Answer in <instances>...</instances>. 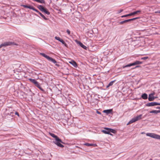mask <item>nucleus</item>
<instances>
[{"label": "nucleus", "instance_id": "obj_1", "mask_svg": "<svg viewBox=\"0 0 160 160\" xmlns=\"http://www.w3.org/2000/svg\"><path fill=\"white\" fill-rule=\"evenodd\" d=\"M40 54L46 58L48 60L51 61L53 63L55 64V65L56 66L58 67L60 66V65L58 63L56 60L53 58L49 57L43 53H40Z\"/></svg>", "mask_w": 160, "mask_h": 160}, {"label": "nucleus", "instance_id": "obj_2", "mask_svg": "<svg viewBox=\"0 0 160 160\" xmlns=\"http://www.w3.org/2000/svg\"><path fill=\"white\" fill-rule=\"evenodd\" d=\"M18 45V44L12 42L8 41L2 43L0 45V48L3 47H6L9 46Z\"/></svg>", "mask_w": 160, "mask_h": 160}, {"label": "nucleus", "instance_id": "obj_3", "mask_svg": "<svg viewBox=\"0 0 160 160\" xmlns=\"http://www.w3.org/2000/svg\"><path fill=\"white\" fill-rule=\"evenodd\" d=\"M142 114H140L138 116L136 117L132 118L130 121L129 122L127 125H128V124H131L137 121L140 120L142 118Z\"/></svg>", "mask_w": 160, "mask_h": 160}, {"label": "nucleus", "instance_id": "obj_4", "mask_svg": "<svg viewBox=\"0 0 160 160\" xmlns=\"http://www.w3.org/2000/svg\"><path fill=\"white\" fill-rule=\"evenodd\" d=\"M105 129H106V130H102V132L105 134H108L112 135V134L110 133V132H112L114 133L116 132L115 130L112 129L108 128H105Z\"/></svg>", "mask_w": 160, "mask_h": 160}, {"label": "nucleus", "instance_id": "obj_5", "mask_svg": "<svg viewBox=\"0 0 160 160\" xmlns=\"http://www.w3.org/2000/svg\"><path fill=\"white\" fill-rule=\"evenodd\" d=\"M146 135L147 136L151 137L152 138L160 140V136L155 133H146Z\"/></svg>", "mask_w": 160, "mask_h": 160}, {"label": "nucleus", "instance_id": "obj_6", "mask_svg": "<svg viewBox=\"0 0 160 160\" xmlns=\"http://www.w3.org/2000/svg\"><path fill=\"white\" fill-rule=\"evenodd\" d=\"M158 98L157 94L154 92H153L149 95L148 100H153Z\"/></svg>", "mask_w": 160, "mask_h": 160}, {"label": "nucleus", "instance_id": "obj_7", "mask_svg": "<svg viewBox=\"0 0 160 160\" xmlns=\"http://www.w3.org/2000/svg\"><path fill=\"white\" fill-rule=\"evenodd\" d=\"M141 12V10H137V11H134L133 12H132L128 14H127L126 15L122 16H121V17L122 18L126 17H127L129 16L134 15L135 14H137L138 13H140Z\"/></svg>", "mask_w": 160, "mask_h": 160}, {"label": "nucleus", "instance_id": "obj_8", "mask_svg": "<svg viewBox=\"0 0 160 160\" xmlns=\"http://www.w3.org/2000/svg\"><path fill=\"white\" fill-rule=\"evenodd\" d=\"M156 105H160V103L154 102L148 103L146 104V106L148 107L153 106Z\"/></svg>", "mask_w": 160, "mask_h": 160}, {"label": "nucleus", "instance_id": "obj_9", "mask_svg": "<svg viewBox=\"0 0 160 160\" xmlns=\"http://www.w3.org/2000/svg\"><path fill=\"white\" fill-rule=\"evenodd\" d=\"M77 43L79 44V45L83 48L85 50H87V47L83 45L81 42L78 41L77 40L75 41Z\"/></svg>", "mask_w": 160, "mask_h": 160}, {"label": "nucleus", "instance_id": "obj_10", "mask_svg": "<svg viewBox=\"0 0 160 160\" xmlns=\"http://www.w3.org/2000/svg\"><path fill=\"white\" fill-rule=\"evenodd\" d=\"M49 134L53 138H54L56 141H61V140L56 135H55L54 134L52 133L49 132Z\"/></svg>", "mask_w": 160, "mask_h": 160}, {"label": "nucleus", "instance_id": "obj_11", "mask_svg": "<svg viewBox=\"0 0 160 160\" xmlns=\"http://www.w3.org/2000/svg\"><path fill=\"white\" fill-rule=\"evenodd\" d=\"M54 143L56 144L59 147L61 148H63L64 147V146L60 143H62L61 140V141H56V142H54Z\"/></svg>", "mask_w": 160, "mask_h": 160}, {"label": "nucleus", "instance_id": "obj_12", "mask_svg": "<svg viewBox=\"0 0 160 160\" xmlns=\"http://www.w3.org/2000/svg\"><path fill=\"white\" fill-rule=\"evenodd\" d=\"M31 82L33 83L35 86H38L39 84L35 79L31 78Z\"/></svg>", "mask_w": 160, "mask_h": 160}, {"label": "nucleus", "instance_id": "obj_13", "mask_svg": "<svg viewBox=\"0 0 160 160\" xmlns=\"http://www.w3.org/2000/svg\"><path fill=\"white\" fill-rule=\"evenodd\" d=\"M69 63L72 64L75 68H77L78 66L77 63L73 60H71L69 62Z\"/></svg>", "mask_w": 160, "mask_h": 160}, {"label": "nucleus", "instance_id": "obj_14", "mask_svg": "<svg viewBox=\"0 0 160 160\" xmlns=\"http://www.w3.org/2000/svg\"><path fill=\"white\" fill-rule=\"evenodd\" d=\"M133 21V19L132 18L124 20L123 21L120 22L119 23L120 24H122L125 23L127 22H128L131 21Z\"/></svg>", "mask_w": 160, "mask_h": 160}, {"label": "nucleus", "instance_id": "obj_15", "mask_svg": "<svg viewBox=\"0 0 160 160\" xmlns=\"http://www.w3.org/2000/svg\"><path fill=\"white\" fill-rule=\"evenodd\" d=\"M83 145H85L88 147H90V146H93V147H96L97 146V145L96 144H90L89 143H85L83 144Z\"/></svg>", "mask_w": 160, "mask_h": 160}, {"label": "nucleus", "instance_id": "obj_16", "mask_svg": "<svg viewBox=\"0 0 160 160\" xmlns=\"http://www.w3.org/2000/svg\"><path fill=\"white\" fill-rule=\"evenodd\" d=\"M38 8L42 12H43V11L45 10L46 8L43 7L42 5H39L38 6Z\"/></svg>", "mask_w": 160, "mask_h": 160}, {"label": "nucleus", "instance_id": "obj_17", "mask_svg": "<svg viewBox=\"0 0 160 160\" xmlns=\"http://www.w3.org/2000/svg\"><path fill=\"white\" fill-rule=\"evenodd\" d=\"M142 63V62L141 61H136L132 63V65L133 66L135 65H139L140 64H141Z\"/></svg>", "mask_w": 160, "mask_h": 160}, {"label": "nucleus", "instance_id": "obj_18", "mask_svg": "<svg viewBox=\"0 0 160 160\" xmlns=\"http://www.w3.org/2000/svg\"><path fill=\"white\" fill-rule=\"evenodd\" d=\"M112 109H108V110H104L103 111V112H104L105 113H106L107 114H108L112 112Z\"/></svg>", "mask_w": 160, "mask_h": 160}, {"label": "nucleus", "instance_id": "obj_19", "mask_svg": "<svg viewBox=\"0 0 160 160\" xmlns=\"http://www.w3.org/2000/svg\"><path fill=\"white\" fill-rule=\"evenodd\" d=\"M141 98L143 99H146L148 98V95L146 93L142 94L141 95Z\"/></svg>", "mask_w": 160, "mask_h": 160}, {"label": "nucleus", "instance_id": "obj_20", "mask_svg": "<svg viewBox=\"0 0 160 160\" xmlns=\"http://www.w3.org/2000/svg\"><path fill=\"white\" fill-rule=\"evenodd\" d=\"M116 80H114L111 81L108 84V85L106 86V88H108L110 86H112L113 83L115 82Z\"/></svg>", "mask_w": 160, "mask_h": 160}, {"label": "nucleus", "instance_id": "obj_21", "mask_svg": "<svg viewBox=\"0 0 160 160\" xmlns=\"http://www.w3.org/2000/svg\"><path fill=\"white\" fill-rule=\"evenodd\" d=\"M60 42H61L62 44L64 45L65 47H68V45L65 43V41L63 39H61Z\"/></svg>", "mask_w": 160, "mask_h": 160}, {"label": "nucleus", "instance_id": "obj_22", "mask_svg": "<svg viewBox=\"0 0 160 160\" xmlns=\"http://www.w3.org/2000/svg\"><path fill=\"white\" fill-rule=\"evenodd\" d=\"M38 13V14H39V15H40V16L42 18H43L44 20H48V18H46L45 17L43 14H42L41 12H39Z\"/></svg>", "mask_w": 160, "mask_h": 160}, {"label": "nucleus", "instance_id": "obj_23", "mask_svg": "<svg viewBox=\"0 0 160 160\" xmlns=\"http://www.w3.org/2000/svg\"><path fill=\"white\" fill-rule=\"evenodd\" d=\"M133 66V65H132V63H129L128 64H127V65H126L125 66H124L122 67V68H127V67H130L132 66Z\"/></svg>", "mask_w": 160, "mask_h": 160}, {"label": "nucleus", "instance_id": "obj_24", "mask_svg": "<svg viewBox=\"0 0 160 160\" xmlns=\"http://www.w3.org/2000/svg\"><path fill=\"white\" fill-rule=\"evenodd\" d=\"M150 113H154L155 114H157L158 113H159V110H153L152 111H150L149 112Z\"/></svg>", "mask_w": 160, "mask_h": 160}, {"label": "nucleus", "instance_id": "obj_25", "mask_svg": "<svg viewBox=\"0 0 160 160\" xmlns=\"http://www.w3.org/2000/svg\"><path fill=\"white\" fill-rule=\"evenodd\" d=\"M43 12H44L45 14L48 15L50 14V12L48 11L47 8H45L44 11H43Z\"/></svg>", "mask_w": 160, "mask_h": 160}, {"label": "nucleus", "instance_id": "obj_26", "mask_svg": "<svg viewBox=\"0 0 160 160\" xmlns=\"http://www.w3.org/2000/svg\"><path fill=\"white\" fill-rule=\"evenodd\" d=\"M38 88H39L41 91H44V89L41 87L40 85L39 84L38 86H37Z\"/></svg>", "mask_w": 160, "mask_h": 160}, {"label": "nucleus", "instance_id": "obj_27", "mask_svg": "<svg viewBox=\"0 0 160 160\" xmlns=\"http://www.w3.org/2000/svg\"><path fill=\"white\" fill-rule=\"evenodd\" d=\"M31 9L35 11L38 13L39 12V11L38 10L36 9H35L33 7H31Z\"/></svg>", "mask_w": 160, "mask_h": 160}, {"label": "nucleus", "instance_id": "obj_28", "mask_svg": "<svg viewBox=\"0 0 160 160\" xmlns=\"http://www.w3.org/2000/svg\"><path fill=\"white\" fill-rule=\"evenodd\" d=\"M23 7H24L25 8H29L30 9V5H23Z\"/></svg>", "mask_w": 160, "mask_h": 160}, {"label": "nucleus", "instance_id": "obj_29", "mask_svg": "<svg viewBox=\"0 0 160 160\" xmlns=\"http://www.w3.org/2000/svg\"><path fill=\"white\" fill-rule=\"evenodd\" d=\"M55 38L56 40L59 41V42H60V40L62 39L60 37L57 36L55 37Z\"/></svg>", "mask_w": 160, "mask_h": 160}, {"label": "nucleus", "instance_id": "obj_30", "mask_svg": "<svg viewBox=\"0 0 160 160\" xmlns=\"http://www.w3.org/2000/svg\"><path fill=\"white\" fill-rule=\"evenodd\" d=\"M148 58V57H145L142 58H141V60H146V59H147Z\"/></svg>", "mask_w": 160, "mask_h": 160}, {"label": "nucleus", "instance_id": "obj_31", "mask_svg": "<svg viewBox=\"0 0 160 160\" xmlns=\"http://www.w3.org/2000/svg\"><path fill=\"white\" fill-rule=\"evenodd\" d=\"M66 32L68 33V34L69 35H70V31L68 29L67 30Z\"/></svg>", "mask_w": 160, "mask_h": 160}, {"label": "nucleus", "instance_id": "obj_32", "mask_svg": "<svg viewBox=\"0 0 160 160\" xmlns=\"http://www.w3.org/2000/svg\"><path fill=\"white\" fill-rule=\"evenodd\" d=\"M140 17H137L136 18H132V19H133V20H134L136 19H140Z\"/></svg>", "mask_w": 160, "mask_h": 160}, {"label": "nucleus", "instance_id": "obj_33", "mask_svg": "<svg viewBox=\"0 0 160 160\" xmlns=\"http://www.w3.org/2000/svg\"><path fill=\"white\" fill-rule=\"evenodd\" d=\"M123 11V9H120L118 11V13H119Z\"/></svg>", "mask_w": 160, "mask_h": 160}, {"label": "nucleus", "instance_id": "obj_34", "mask_svg": "<svg viewBox=\"0 0 160 160\" xmlns=\"http://www.w3.org/2000/svg\"><path fill=\"white\" fill-rule=\"evenodd\" d=\"M155 13H158L160 14V10H158L157 11L155 12Z\"/></svg>", "mask_w": 160, "mask_h": 160}, {"label": "nucleus", "instance_id": "obj_35", "mask_svg": "<svg viewBox=\"0 0 160 160\" xmlns=\"http://www.w3.org/2000/svg\"><path fill=\"white\" fill-rule=\"evenodd\" d=\"M15 114L17 115L18 116H19V114L18 112H16L15 113Z\"/></svg>", "mask_w": 160, "mask_h": 160}, {"label": "nucleus", "instance_id": "obj_36", "mask_svg": "<svg viewBox=\"0 0 160 160\" xmlns=\"http://www.w3.org/2000/svg\"><path fill=\"white\" fill-rule=\"evenodd\" d=\"M97 113L99 114H101V113L98 111H97Z\"/></svg>", "mask_w": 160, "mask_h": 160}, {"label": "nucleus", "instance_id": "obj_37", "mask_svg": "<svg viewBox=\"0 0 160 160\" xmlns=\"http://www.w3.org/2000/svg\"><path fill=\"white\" fill-rule=\"evenodd\" d=\"M156 108L160 109V107H158Z\"/></svg>", "mask_w": 160, "mask_h": 160}, {"label": "nucleus", "instance_id": "obj_38", "mask_svg": "<svg viewBox=\"0 0 160 160\" xmlns=\"http://www.w3.org/2000/svg\"><path fill=\"white\" fill-rule=\"evenodd\" d=\"M139 67V66H136L135 67V68H137V67Z\"/></svg>", "mask_w": 160, "mask_h": 160}, {"label": "nucleus", "instance_id": "obj_39", "mask_svg": "<svg viewBox=\"0 0 160 160\" xmlns=\"http://www.w3.org/2000/svg\"><path fill=\"white\" fill-rule=\"evenodd\" d=\"M144 132H142V134H144Z\"/></svg>", "mask_w": 160, "mask_h": 160}, {"label": "nucleus", "instance_id": "obj_40", "mask_svg": "<svg viewBox=\"0 0 160 160\" xmlns=\"http://www.w3.org/2000/svg\"><path fill=\"white\" fill-rule=\"evenodd\" d=\"M147 115V114H146L145 116H144V117H146Z\"/></svg>", "mask_w": 160, "mask_h": 160}, {"label": "nucleus", "instance_id": "obj_41", "mask_svg": "<svg viewBox=\"0 0 160 160\" xmlns=\"http://www.w3.org/2000/svg\"><path fill=\"white\" fill-rule=\"evenodd\" d=\"M159 113H160V110H159Z\"/></svg>", "mask_w": 160, "mask_h": 160}, {"label": "nucleus", "instance_id": "obj_42", "mask_svg": "<svg viewBox=\"0 0 160 160\" xmlns=\"http://www.w3.org/2000/svg\"><path fill=\"white\" fill-rule=\"evenodd\" d=\"M28 80H30V78H29V79H28Z\"/></svg>", "mask_w": 160, "mask_h": 160}, {"label": "nucleus", "instance_id": "obj_43", "mask_svg": "<svg viewBox=\"0 0 160 160\" xmlns=\"http://www.w3.org/2000/svg\"><path fill=\"white\" fill-rule=\"evenodd\" d=\"M32 160H34V159H32Z\"/></svg>", "mask_w": 160, "mask_h": 160}, {"label": "nucleus", "instance_id": "obj_44", "mask_svg": "<svg viewBox=\"0 0 160 160\" xmlns=\"http://www.w3.org/2000/svg\"><path fill=\"white\" fill-rule=\"evenodd\" d=\"M27 15V14H26V15H25V16H26V15Z\"/></svg>", "mask_w": 160, "mask_h": 160}]
</instances>
